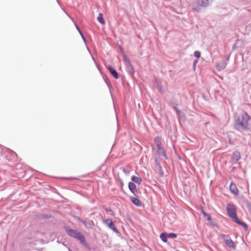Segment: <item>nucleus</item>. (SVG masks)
Returning a JSON list of instances; mask_svg holds the SVG:
<instances>
[{"mask_svg":"<svg viewBox=\"0 0 251 251\" xmlns=\"http://www.w3.org/2000/svg\"><path fill=\"white\" fill-rule=\"evenodd\" d=\"M130 201L131 202L137 206H140L142 205V203L139 200L135 197H131Z\"/></svg>","mask_w":251,"mask_h":251,"instance_id":"nucleus-10","label":"nucleus"},{"mask_svg":"<svg viewBox=\"0 0 251 251\" xmlns=\"http://www.w3.org/2000/svg\"><path fill=\"white\" fill-rule=\"evenodd\" d=\"M66 231L69 235L72 237L77 239L81 243H84L85 242V239L84 235H82L80 232L69 228H67L66 229Z\"/></svg>","mask_w":251,"mask_h":251,"instance_id":"nucleus-3","label":"nucleus"},{"mask_svg":"<svg viewBox=\"0 0 251 251\" xmlns=\"http://www.w3.org/2000/svg\"><path fill=\"white\" fill-rule=\"evenodd\" d=\"M84 225L87 227H90L92 226V225L90 222H87L86 221H82Z\"/></svg>","mask_w":251,"mask_h":251,"instance_id":"nucleus-20","label":"nucleus"},{"mask_svg":"<svg viewBox=\"0 0 251 251\" xmlns=\"http://www.w3.org/2000/svg\"><path fill=\"white\" fill-rule=\"evenodd\" d=\"M157 152L159 156L162 155L164 156V157L166 158L167 155L165 151L161 147L158 148Z\"/></svg>","mask_w":251,"mask_h":251,"instance_id":"nucleus-14","label":"nucleus"},{"mask_svg":"<svg viewBox=\"0 0 251 251\" xmlns=\"http://www.w3.org/2000/svg\"><path fill=\"white\" fill-rule=\"evenodd\" d=\"M194 55L197 58H200L201 56V53L199 51H196L194 52Z\"/></svg>","mask_w":251,"mask_h":251,"instance_id":"nucleus-22","label":"nucleus"},{"mask_svg":"<svg viewBox=\"0 0 251 251\" xmlns=\"http://www.w3.org/2000/svg\"><path fill=\"white\" fill-rule=\"evenodd\" d=\"M128 188L130 191L135 195L136 196L137 194V190L136 189V186L135 184L131 182H130L128 183Z\"/></svg>","mask_w":251,"mask_h":251,"instance_id":"nucleus-4","label":"nucleus"},{"mask_svg":"<svg viewBox=\"0 0 251 251\" xmlns=\"http://www.w3.org/2000/svg\"><path fill=\"white\" fill-rule=\"evenodd\" d=\"M75 26H76V28H77V29L78 30V32H79V33H80V34L81 35V37H82V39H83V40H84V41H85V37H84V36H83V35L82 33L81 32V31H80V30L79 29V28L78 27V26H77L76 25H75Z\"/></svg>","mask_w":251,"mask_h":251,"instance_id":"nucleus-21","label":"nucleus"},{"mask_svg":"<svg viewBox=\"0 0 251 251\" xmlns=\"http://www.w3.org/2000/svg\"><path fill=\"white\" fill-rule=\"evenodd\" d=\"M250 116L246 112H244L240 117L236 121L235 127L239 130H249L251 128L250 123Z\"/></svg>","mask_w":251,"mask_h":251,"instance_id":"nucleus-1","label":"nucleus"},{"mask_svg":"<svg viewBox=\"0 0 251 251\" xmlns=\"http://www.w3.org/2000/svg\"><path fill=\"white\" fill-rule=\"evenodd\" d=\"M167 234H168V238H176L177 236L176 234L175 233H170Z\"/></svg>","mask_w":251,"mask_h":251,"instance_id":"nucleus-19","label":"nucleus"},{"mask_svg":"<svg viewBox=\"0 0 251 251\" xmlns=\"http://www.w3.org/2000/svg\"><path fill=\"white\" fill-rule=\"evenodd\" d=\"M108 68L113 77L116 79L118 78L119 76L117 71L112 66H109Z\"/></svg>","mask_w":251,"mask_h":251,"instance_id":"nucleus-9","label":"nucleus"},{"mask_svg":"<svg viewBox=\"0 0 251 251\" xmlns=\"http://www.w3.org/2000/svg\"><path fill=\"white\" fill-rule=\"evenodd\" d=\"M241 158V155L239 151H234L232 156V160L233 162L236 163Z\"/></svg>","mask_w":251,"mask_h":251,"instance_id":"nucleus-6","label":"nucleus"},{"mask_svg":"<svg viewBox=\"0 0 251 251\" xmlns=\"http://www.w3.org/2000/svg\"><path fill=\"white\" fill-rule=\"evenodd\" d=\"M201 212L203 214L204 217H205L208 221L211 220V217L209 215L206 213L203 210H201Z\"/></svg>","mask_w":251,"mask_h":251,"instance_id":"nucleus-18","label":"nucleus"},{"mask_svg":"<svg viewBox=\"0 0 251 251\" xmlns=\"http://www.w3.org/2000/svg\"><path fill=\"white\" fill-rule=\"evenodd\" d=\"M125 61H126V65L127 66H131V65H130V62H129V61L128 60V59L125 60Z\"/></svg>","mask_w":251,"mask_h":251,"instance_id":"nucleus-23","label":"nucleus"},{"mask_svg":"<svg viewBox=\"0 0 251 251\" xmlns=\"http://www.w3.org/2000/svg\"><path fill=\"white\" fill-rule=\"evenodd\" d=\"M226 211L228 216L231 218L236 223L242 226L244 228L247 230L248 229V226L245 223L240 221L237 216V207L236 206L230 203L226 204Z\"/></svg>","mask_w":251,"mask_h":251,"instance_id":"nucleus-2","label":"nucleus"},{"mask_svg":"<svg viewBox=\"0 0 251 251\" xmlns=\"http://www.w3.org/2000/svg\"><path fill=\"white\" fill-rule=\"evenodd\" d=\"M177 112H179L178 110L176 108H175Z\"/></svg>","mask_w":251,"mask_h":251,"instance_id":"nucleus-24","label":"nucleus"},{"mask_svg":"<svg viewBox=\"0 0 251 251\" xmlns=\"http://www.w3.org/2000/svg\"><path fill=\"white\" fill-rule=\"evenodd\" d=\"M154 141L156 143L158 148L161 147V139L160 137H156L154 139Z\"/></svg>","mask_w":251,"mask_h":251,"instance_id":"nucleus-15","label":"nucleus"},{"mask_svg":"<svg viewBox=\"0 0 251 251\" xmlns=\"http://www.w3.org/2000/svg\"><path fill=\"white\" fill-rule=\"evenodd\" d=\"M131 180L138 184H140L142 182L141 178L136 176H132Z\"/></svg>","mask_w":251,"mask_h":251,"instance_id":"nucleus-12","label":"nucleus"},{"mask_svg":"<svg viewBox=\"0 0 251 251\" xmlns=\"http://www.w3.org/2000/svg\"><path fill=\"white\" fill-rule=\"evenodd\" d=\"M229 189H230L231 192L232 194H233L234 195H238V190L235 184H234L233 182H231L230 185Z\"/></svg>","mask_w":251,"mask_h":251,"instance_id":"nucleus-5","label":"nucleus"},{"mask_svg":"<svg viewBox=\"0 0 251 251\" xmlns=\"http://www.w3.org/2000/svg\"><path fill=\"white\" fill-rule=\"evenodd\" d=\"M196 3L202 6H206L209 3V0H196Z\"/></svg>","mask_w":251,"mask_h":251,"instance_id":"nucleus-11","label":"nucleus"},{"mask_svg":"<svg viewBox=\"0 0 251 251\" xmlns=\"http://www.w3.org/2000/svg\"><path fill=\"white\" fill-rule=\"evenodd\" d=\"M226 66V63L225 62H222L220 63H219L217 67L219 70H222L224 69Z\"/></svg>","mask_w":251,"mask_h":251,"instance_id":"nucleus-13","label":"nucleus"},{"mask_svg":"<svg viewBox=\"0 0 251 251\" xmlns=\"http://www.w3.org/2000/svg\"><path fill=\"white\" fill-rule=\"evenodd\" d=\"M105 223H106L112 229L116 230V228L115 227L114 224L111 219H108L105 220Z\"/></svg>","mask_w":251,"mask_h":251,"instance_id":"nucleus-8","label":"nucleus"},{"mask_svg":"<svg viewBox=\"0 0 251 251\" xmlns=\"http://www.w3.org/2000/svg\"><path fill=\"white\" fill-rule=\"evenodd\" d=\"M225 241L226 244L230 248H234L235 245L234 242L230 238H225Z\"/></svg>","mask_w":251,"mask_h":251,"instance_id":"nucleus-7","label":"nucleus"},{"mask_svg":"<svg viewBox=\"0 0 251 251\" xmlns=\"http://www.w3.org/2000/svg\"><path fill=\"white\" fill-rule=\"evenodd\" d=\"M160 237L164 242L166 243L167 242V238H168L167 234L165 233H161L160 235Z\"/></svg>","mask_w":251,"mask_h":251,"instance_id":"nucleus-17","label":"nucleus"},{"mask_svg":"<svg viewBox=\"0 0 251 251\" xmlns=\"http://www.w3.org/2000/svg\"><path fill=\"white\" fill-rule=\"evenodd\" d=\"M97 19L100 24L102 25L105 24V21L103 18V14L102 13L99 14Z\"/></svg>","mask_w":251,"mask_h":251,"instance_id":"nucleus-16","label":"nucleus"}]
</instances>
